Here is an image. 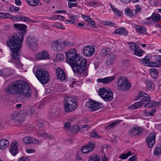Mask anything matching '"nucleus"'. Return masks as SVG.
Here are the masks:
<instances>
[{
  "mask_svg": "<svg viewBox=\"0 0 161 161\" xmlns=\"http://www.w3.org/2000/svg\"><path fill=\"white\" fill-rule=\"evenodd\" d=\"M72 44V42L68 41H64L61 43V47H62V48H63V47L64 46H70Z\"/></svg>",
  "mask_w": 161,
  "mask_h": 161,
  "instance_id": "48",
  "label": "nucleus"
},
{
  "mask_svg": "<svg viewBox=\"0 0 161 161\" xmlns=\"http://www.w3.org/2000/svg\"><path fill=\"white\" fill-rule=\"evenodd\" d=\"M42 129H38L37 135L38 137H42L43 138H47L48 134L42 130Z\"/></svg>",
  "mask_w": 161,
  "mask_h": 161,
  "instance_id": "30",
  "label": "nucleus"
},
{
  "mask_svg": "<svg viewBox=\"0 0 161 161\" xmlns=\"http://www.w3.org/2000/svg\"><path fill=\"white\" fill-rule=\"evenodd\" d=\"M135 9L134 10H135V12L136 13V15L141 12V8L139 5H136L135 6Z\"/></svg>",
  "mask_w": 161,
  "mask_h": 161,
  "instance_id": "50",
  "label": "nucleus"
},
{
  "mask_svg": "<svg viewBox=\"0 0 161 161\" xmlns=\"http://www.w3.org/2000/svg\"><path fill=\"white\" fill-rule=\"evenodd\" d=\"M11 14L8 13L0 12V18H9Z\"/></svg>",
  "mask_w": 161,
  "mask_h": 161,
  "instance_id": "38",
  "label": "nucleus"
},
{
  "mask_svg": "<svg viewBox=\"0 0 161 161\" xmlns=\"http://www.w3.org/2000/svg\"><path fill=\"white\" fill-rule=\"evenodd\" d=\"M110 6L111 8L113 11L114 12V14L118 16H121L122 14V12L120 11L116 8L113 6L112 4L110 5Z\"/></svg>",
  "mask_w": 161,
  "mask_h": 161,
  "instance_id": "35",
  "label": "nucleus"
},
{
  "mask_svg": "<svg viewBox=\"0 0 161 161\" xmlns=\"http://www.w3.org/2000/svg\"><path fill=\"white\" fill-rule=\"evenodd\" d=\"M40 0H25L27 3L30 6L35 7L39 3Z\"/></svg>",
  "mask_w": 161,
  "mask_h": 161,
  "instance_id": "29",
  "label": "nucleus"
},
{
  "mask_svg": "<svg viewBox=\"0 0 161 161\" xmlns=\"http://www.w3.org/2000/svg\"><path fill=\"white\" fill-rule=\"evenodd\" d=\"M107 44L108 46V47L109 51H111V49H112L113 48H114V44L112 43H111L110 42H107Z\"/></svg>",
  "mask_w": 161,
  "mask_h": 161,
  "instance_id": "54",
  "label": "nucleus"
},
{
  "mask_svg": "<svg viewBox=\"0 0 161 161\" xmlns=\"http://www.w3.org/2000/svg\"><path fill=\"white\" fill-rule=\"evenodd\" d=\"M14 72V71L10 68H4L0 70V75L7 77L11 75Z\"/></svg>",
  "mask_w": 161,
  "mask_h": 161,
  "instance_id": "15",
  "label": "nucleus"
},
{
  "mask_svg": "<svg viewBox=\"0 0 161 161\" xmlns=\"http://www.w3.org/2000/svg\"><path fill=\"white\" fill-rule=\"evenodd\" d=\"M25 86L24 88L23 89L21 93L20 92V93L18 94H23V95L25 97H29L31 95V89L27 83H26Z\"/></svg>",
  "mask_w": 161,
  "mask_h": 161,
  "instance_id": "16",
  "label": "nucleus"
},
{
  "mask_svg": "<svg viewBox=\"0 0 161 161\" xmlns=\"http://www.w3.org/2000/svg\"><path fill=\"white\" fill-rule=\"evenodd\" d=\"M82 17L83 19L88 22L91 21V18L90 16L85 15H82Z\"/></svg>",
  "mask_w": 161,
  "mask_h": 161,
  "instance_id": "55",
  "label": "nucleus"
},
{
  "mask_svg": "<svg viewBox=\"0 0 161 161\" xmlns=\"http://www.w3.org/2000/svg\"><path fill=\"white\" fill-rule=\"evenodd\" d=\"M13 26L16 29L22 31V33H17L9 36L7 43L12 51V57L15 59L14 62L15 64L19 68L22 66V64L19 60L20 49L21 47L24 38L23 35L26 33L27 26L23 24H15L13 25Z\"/></svg>",
  "mask_w": 161,
  "mask_h": 161,
  "instance_id": "1",
  "label": "nucleus"
},
{
  "mask_svg": "<svg viewBox=\"0 0 161 161\" xmlns=\"http://www.w3.org/2000/svg\"><path fill=\"white\" fill-rule=\"evenodd\" d=\"M161 105V102H152L148 103L144 105L145 108H153Z\"/></svg>",
  "mask_w": 161,
  "mask_h": 161,
  "instance_id": "25",
  "label": "nucleus"
},
{
  "mask_svg": "<svg viewBox=\"0 0 161 161\" xmlns=\"http://www.w3.org/2000/svg\"><path fill=\"white\" fill-rule=\"evenodd\" d=\"M85 106L91 111H95L102 107V104H99L93 100L87 102L86 103Z\"/></svg>",
  "mask_w": 161,
  "mask_h": 161,
  "instance_id": "8",
  "label": "nucleus"
},
{
  "mask_svg": "<svg viewBox=\"0 0 161 161\" xmlns=\"http://www.w3.org/2000/svg\"><path fill=\"white\" fill-rule=\"evenodd\" d=\"M148 147L152 148L155 142V135L154 133H152L149 135L146 139Z\"/></svg>",
  "mask_w": 161,
  "mask_h": 161,
  "instance_id": "13",
  "label": "nucleus"
},
{
  "mask_svg": "<svg viewBox=\"0 0 161 161\" xmlns=\"http://www.w3.org/2000/svg\"><path fill=\"white\" fill-rule=\"evenodd\" d=\"M56 58L58 60H61L64 59V56L63 54H58L56 55Z\"/></svg>",
  "mask_w": 161,
  "mask_h": 161,
  "instance_id": "56",
  "label": "nucleus"
},
{
  "mask_svg": "<svg viewBox=\"0 0 161 161\" xmlns=\"http://www.w3.org/2000/svg\"><path fill=\"white\" fill-rule=\"evenodd\" d=\"M59 112L56 108H52L49 114V116L52 119H54L57 118L59 115Z\"/></svg>",
  "mask_w": 161,
  "mask_h": 161,
  "instance_id": "24",
  "label": "nucleus"
},
{
  "mask_svg": "<svg viewBox=\"0 0 161 161\" xmlns=\"http://www.w3.org/2000/svg\"><path fill=\"white\" fill-rule=\"evenodd\" d=\"M118 88L121 91H125L128 90L131 85L125 77H119L118 79Z\"/></svg>",
  "mask_w": 161,
  "mask_h": 161,
  "instance_id": "6",
  "label": "nucleus"
},
{
  "mask_svg": "<svg viewBox=\"0 0 161 161\" xmlns=\"http://www.w3.org/2000/svg\"><path fill=\"white\" fill-rule=\"evenodd\" d=\"M36 56L37 58L42 60L48 59L50 58L48 52L46 50L40 52L36 54Z\"/></svg>",
  "mask_w": 161,
  "mask_h": 161,
  "instance_id": "18",
  "label": "nucleus"
},
{
  "mask_svg": "<svg viewBox=\"0 0 161 161\" xmlns=\"http://www.w3.org/2000/svg\"><path fill=\"white\" fill-rule=\"evenodd\" d=\"M69 17L71 19L70 20H65V22H66V21H67L71 24H72L77 19V17L75 15H72L69 16Z\"/></svg>",
  "mask_w": 161,
  "mask_h": 161,
  "instance_id": "42",
  "label": "nucleus"
},
{
  "mask_svg": "<svg viewBox=\"0 0 161 161\" xmlns=\"http://www.w3.org/2000/svg\"><path fill=\"white\" fill-rule=\"evenodd\" d=\"M152 17L153 22H158L161 19L160 15L158 14H155L153 13L152 15Z\"/></svg>",
  "mask_w": 161,
  "mask_h": 161,
  "instance_id": "32",
  "label": "nucleus"
},
{
  "mask_svg": "<svg viewBox=\"0 0 161 161\" xmlns=\"http://www.w3.org/2000/svg\"><path fill=\"white\" fill-rule=\"evenodd\" d=\"M131 155V152L130 151L126 153L121 154L120 155V158L121 159H125L127 158L128 157Z\"/></svg>",
  "mask_w": 161,
  "mask_h": 161,
  "instance_id": "40",
  "label": "nucleus"
},
{
  "mask_svg": "<svg viewBox=\"0 0 161 161\" xmlns=\"http://www.w3.org/2000/svg\"><path fill=\"white\" fill-rule=\"evenodd\" d=\"M121 122L120 120H116L114 121V122L110 123L109 125L108 126V127H110L111 128L114 127L115 125H117Z\"/></svg>",
  "mask_w": 161,
  "mask_h": 161,
  "instance_id": "49",
  "label": "nucleus"
},
{
  "mask_svg": "<svg viewBox=\"0 0 161 161\" xmlns=\"http://www.w3.org/2000/svg\"><path fill=\"white\" fill-rule=\"evenodd\" d=\"M114 76L106 77L103 78H98L97 81L99 82H101L103 84H106L113 81L114 79Z\"/></svg>",
  "mask_w": 161,
  "mask_h": 161,
  "instance_id": "21",
  "label": "nucleus"
},
{
  "mask_svg": "<svg viewBox=\"0 0 161 161\" xmlns=\"http://www.w3.org/2000/svg\"><path fill=\"white\" fill-rule=\"evenodd\" d=\"M100 158L97 155H95L90 156L88 161H99Z\"/></svg>",
  "mask_w": 161,
  "mask_h": 161,
  "instance_id": "37",
  "label": "nucleus"
},
{
  "mask_svg": "<svg viewBox=\"0 0 161 161\" xmlns=\"http://www.w3.org/2000/svg\"><path fill=\"white\" fill-rule=\"evenodd\" d=\"M161 153V144L159 145V147H157L154 152V154L156 156L159 155Z\"/></svg>",
  "mask_w": 161,
  "mask_h": 161,
  "instance_id": "41",
  "label": "nucleus"
},
{
  "mask_svg": "<svg viewBox=\"0 0 161 161\" xmlns=\"http://www.w3.org/2000/svg\"><path fill=\"white\" fill-rule=\"evenodd\" d=\"M146 84L147 88H151L153 85V83L150 80H147L146 81Z\"/></svg>",
  "mask_w": 161,
  "mask_h": 161,
  "instance_id": "47",
  "label": "nucleus"
},
{
  "mask_svg": "<svg viewBox=\"0 0 161 161\" xmlns=\"http://www.w3.org/2000/svg\"><path fill=\"white\" fill-rule=\"evenodd\" d=\"M136 31L144 35H147V33L146 27L142 26L136 25L135 26Z\"/></svg>",
  "mask_w": 161,
  "mask_h": 161,
  "instance_id": "22",
  "label": "nucleus"
},
{
  "mask_svg": "<svg viewBox=\"0 0 161 161\" xmlns=\"http://www.w3.org/2000/svg\"><path fill=\"white\" fill-rule=\"evenodd\" d=\"M109 50H107L106 49H103L100 52V54L101 56H106L109 53Z\"/></svg>",
  "mask_w": 161,
  "mask_h": 161,
  "instance_id": "51",
  "label": "nucleus"
},
{
  "mask_svg": "<svg viewBox=\"0 0 161 161\" xmlns=\"http://www.w3.org/2000/svg\"><path fill=\"white\" fill-rule=\"evenodd\" d=\"M64 104V111L68 113L74 111L78 106L75 100L71 96L65 97Z\"/></svg>",
  "mask_w": 161,
  "mask_h": 161,
  "instance_id": "4",
  "label": "nucleus"
},
{
  "mask_svg": "<svg viewBox=\"0 0 161 161\" xmlns=\"http://www.w3.org/2000/svg\"><path fill=\"white\" fill-rule=\"evenodd\" d=\"M44 121L42 120H38L36 123V125L39 128L38 129H42Z\"/></svg>",
  "mask_w": 161,
  "mask_h": 161,
  "instance_id": "46",
  "label": "nucleus"
},
{
  "mask_svg": "<svg viewBox=\"0 0 161 161\" xmlns=\"http://www.w3.org/2000/svg\"><path fill=\"white\" fill-rule=\"evenodd\" d=\"M140 95H141L142 97H143L144 98L148 99H149L150 98V95L145 92H140Z\"/></svg>",
  "mask_w": 161,
  "mask_h": 161,
  "instance_id": "53",
  "label": "nucleus"
},
{
  "mask_svg": "<svg viewBox=\"0 0 161 161\" xmlns=\"http://www.w3.org/2000/svg\"><path fill=\"white\" fill-rule=\"evenodd\" d=\"M56 75L57 78L59 80L63 81L66 78L64 70L59 68H57L56 70Z\"/></svg>",
  "mask_w": 161,
  "mask_h": 161,
  "instance_id": "17",
  "label": "nucleus"
},
{
  "mask_svg": "<svg viewBox=\"0 0 161 161\" xmlns=\"http://www.w3.org/2000/svg\"><path fill=\"white\" fill-rule=\"evenodd\" d=\"M153 58L155 62L148 63V65L151 67H160L161 65V55H155Z\"/></svg>",
  "mask_w": 161,
  "mask_h": 161,
  "instance_id": "10",
  "label": "nucleus"
},
{
  "mask_svg": "<svg viewBox=\"0 0 161 161\" xmlns=\"http://www.w3.org/2000/svg\"><path fill=\"white\" fill-rule=\"evenodd\" d=\"M19 21H22L23 22H27L29 20V18L25 16L19 15Z\"/></svg>",
  "mask_w": 161,
  "mask_h": 161,
  "instance_id": "44",
  "label": "nucleus"
},
{
  "mask_svg": "<svg viewBox=\"0 0 161 161\" xmlns=\"http://www.w3.org/2000/svg\"><path fill=\"white\" fill-rule=\"evenodd\" d=\"M35 108L34 107H32L30 108V111L31 112V114L32 115H34L35 113Z\"/></svg>",
  "mask_w": 161,
  "mask_h": 161,
  "instance_id": "60",
  "label": "nucleus"
},
{
  "mask_svg": "<svg viewBox=\"0 0 161 161\" xmlns=\"http://www.w3.org/2000/svg\"><path fill=\"white\" fill-rule=\"evenodd\" d=\"M146 22L148 24H151L152 22V21H153L152 16L151 17H149L146 19Z\"/></svg>",
  "mask_w": 161,
  "mask_h": 161,
  "instance_id": "61",
  "label": "nucleus"
},
{
  "mask_svg": "<svg viewBox=\"0 0 161 161\" xmlns=\"http://www.w3.org/2000/svg\"><path fill=\"white\" fill-rule=\"evenodd\" d=\"M18 161H28V159L26 157H21Z\"/></svg>",
  "mask_w": 161,
  "mask_h": 161,
  "instance_id": "64",
  "label": "nucleus"
},
{
  "mask_svg": "<svg viewBox=\"0 0 161 161\" xmlns=\"http://www.w3.org/2000/svg\"><path fill=\"white\" fill-rule=\"evenodd\" d=\"M150 73L151 76L153 78H157L158 76L157 69L153 68L150 69Z\"/></svg>",
  "mask_w": 161,
  "mask_h": 161,
  "instance_id": "27",
  "label": "nucleus"
},
{
  "mask_svg": "<svg viewBox=\"0 0 161 161\" xmlns=\"http://www.w3.org/2000/svg\"><path fill=\"white\" fill-rule=\"evenodd\" d=\"M136 156L134 155L130 158L129 159V161H136Z\"/></svg>",
  "mask_w": 161,
  "mask_h": 161,
  "instance_id": "63",
  "label": "nucleus"
},
{
  "mask_svg": "<svg viewBox=\"0 0 161 161\" xmlns=\"http://www.w3.org/2000/svg\"><path fill=\"white\" fill-rule=\"evenodd\" d=\"M144 103H142L139 101L134 104H132L130 106V108L133 109H136L141 107Z\"/></svg>",
  "mask_w": 161,
  "mask_h": 161,
  "instance_id": "31",
  "label": "nucleus"
},
{
  "mask_svg": "<svg viewBox=\"0 0 161 161\" xmlns=\"http://www.w3.org/2000/svg\"><path fill=\"white\" fill-rule=\"evenodd\" d=\"M9 142L7 139L0 140V150H4L8 146Z\"/></svg>",
  "mask_w": 161,
  "mask_h": 161,
  "instance_id": "23",
  "label": "nucleus"
},
{
  "mask_svg": "<svg viewBox=\"0 0 161 161\" xmlns=\"http://www.w3.org/2000/svg\"><path fill=\"white\" fill-rule=\"evenodd\" d=\"M23 141L24 143L26 144H29L31 143H33L35 144L38 143V141L36 138L26 136L23 139Z\"/></svg>",
  "mask_w": 161,
  "mask_h": 161,
  "instance_id": "19",
  "label": "nucleus"
},
{
  "mask_svg": "<svg viewBox=\"0 0 161 161\" xmlns=\"http://www.w3.org/2000/svg\"><path fill=\"white\" fill-rule=\"evenodd\" d=\"M129 45L131 51H133L134 53L136 50V48H138L139 47L138 45H136L135 43L130 42Z\"/></svg>",
  "mask_w": 161,
  "mask_h": 161,
  "instance_id": "36",
  "label": "nucleus"
},
{
  "mask_svg": "<svg viewBox=\"0 0 161 161\" xmlns=\"http://www.w3.org/2000/svg\"><path fill=\"white\" fill-rule=\"evenodd\" d=\"M20 8L15 6H11L10 7V10L11 12H16L19 11Z\"/></svg>",
  "mask_w": 161,
  "mask_h": 161,
  "instance_id": "45",
  "label": "nucleus"
},
{
  "mask_svg": "<svg viewBox=\"0 0 161 161\" xmlns=\"http://www.w3.org/2000/svg\"><path fill=\"white\" fill-rule=\"evenodd\" d=\"M37 41L35 39H29L27 40V44L28 47L32 50H35L37 47Z\"/></svg>",
  "mask_w": 161,
  "mask_h": 161,
  "instance_id": "14",
  "label": "nucleus"
},
{
  "mask_svg": "<svg viewBox=\"0 0 161 161\" xmlns=\"http://www.w3.org/2000/svg\"><path fill=\"white\" fill-rule=\"evenodd\" d=\"M76 127H75V132H76L79 131H80L82 132L83 129L86 128L87 127V125H81L79 126H76Z\"/></svg>",
  "mask_w": 161,
  "mask_h": 161,
  "instance_id": "34",
  "label": "nucleus"
},
{
  "mask_svg": "<svg viewBox=\"0 0 161 161\" xmlns=\"http://www.w3.org/2000/svg\"><path fill=\"white\" fill-rule=\"evenodd\" d=\"M54 44L57 46L56 48L58 51H60L63 49L62 47H61V43H59L58 40H56L54 42Z\"/></svg>",
  "mask_w": 161,
  "mask_h": 161,
  "instance_id": "43",
  "label": "nucleus"
},
{
  "mask_svg": "<svg viewBox=\"0 0 161 161\" xmlns=\"http://www.w3.org/2000/svg\"><path fill=\"white\" fill-rule=\"evenodd\" d=\"M149 61V57L148 56H145L143 59H142L141 61L143 63H147Z\"/></svg>",
  "mask_w": 161,
  "mask_h": 161,
  "instance_id": "58",
  "label": "nucleus"
},
{
  "mask_svg": "<svg viewBox=\"0 0 161 161\" xmlns=\"http://www.w3.org/2000/svg\"><path fill=\"white\" fill-rule=\"evenodd\" d=\"M10 152L13 155H15L18 152L17 142L16 141H13L12 143L10 148Z\"/></svg>",
  "mask_w": 161,
  "mask_h": 161,
  "instance_id": "20",
  "label": "nucleus"
},
{
  "mask_svg": "<svg viewBox=\"0 0 161 161\" xmlns=\"http://www.w3.org/2000/svg\"><path fill=\"white\" fill-rule=\"evenodd\" d=\"M26 83L19 80L9 84L6 90L7 93L10 95H17L21 93Z\"/></svg>",
  "mask_w": 161,
  "mask_h": 161,
  "instance_id": "3",
  "label": "nucleus"
},
{
  "mask_svg": "<svg viewBox=\"0 0 161 161\" xmlns=\"http://www.w3.org/2000/svg\"><path fill=\"white\" fill-rule=\"evenodd\" d=\"M95 147V144L92 142H90L86 145L82 147L81 150L84 153H88L93 150Z\"/></svg>",
  "mask_w": 161,
  "mask_h": 161,
  "instance_id": "11",
  "label": "nucleus"
},
{
  "mask_svg": "<svg viewBox=\"0 0 161 161\" xmlns=\"http://www.w3.org/2000/svg\"><path fill=\"white\" fill-rule=\"evenodd\" d=\"M91 136L92 137H96L97 138H100V136L97 134L96 131H93L91 133Z\"/></svg>",
  "mask_w": 161,
  "mask_h": 161,
  "instance_id": "57",
  "label": "nucleus"
},
{
  "mask_svg": "<svg viewBox=\"0 0 161 161\" xmlns=\"http://www.w3.org/2000/svg\"><path fill=\"white\" fill-rule=\"evenodd\" d=\"M115 34L119 35H126L128 34L127 31L126 29L124 28L121 27L117 29L115 32Z\"/></svg>",
  "mask_w": 161,
  "mask_h": 161,
  "instance_id": "26",
  "label": "nucleus"
},
{
  "mask_svg": "<svg viewBox=\"0 0 161 161\" xmlns=\"http://www.w3.org/2000/svg\"><path fill=\"white\" fill-rule=\"evenodd\" d=\"M67 60L69 64L74 72L82 73L85 69L86 60L79 57L75 49H70L66 54Z\"/></svg>",
  "mask_w": 161,
  "mask_h": 161,
  "instance_id": "2",
  "label": "nucleus"
},
{
  "mask_svg": "<svg viewBox=\"0 0 161 161\" xmlns=\"http://www.w3.org/2000/svg\"><path fill=\"white\" fill-rule=\"evenodd\" d=\"M88 24H90L93 27H95V22L94 21L92 20L91 19V21L88 22Z\"/></svg>",
  "mask_w": 161,
  "mask_h": 161,
  "instance_id": "62",
  "label": "nucleus"
},
{
  "mask_svg": "<svg viewBox=\"0 0 161 161\" xmlns=\"http://www.w3.org/2000/svg\"><path fill=\"white\" fill-rule=\"evenodd\" d=\"M68 5L69 8H71L72 7H76L77 5V4L76 3H69Z\"/></svg>",
  "mask_w": 161,
  "mask_h": 161,
  "instance_id": "59",
  "label": "nucleus"
},
{
  "mask_svg": "<svg viewBox=\"0 0 161 161\" xmlns=\"http://www.w3.org/2000/svg\"><path fill=\"white\" fill-rule=\"evenodd\" d=\"M19 15H11V16L10 18L14 21H19Z\"/></svg>",
  "mask_w": 161,
  "mask_h": 161,
  "instance_id": "52",
  "label": "nucleus"
},
{
  "mask_svg": "<svg viewBox=\"0 0 161 161\" xmlns=\"http://www.w3.org/2000/svg\"><path fill=\"white\" fill-rule=\"evenodd\" d=\"M99 95L105 101H109L113 98V93L109 89L102 88L99 91Z\"/></svg>",
  "mask_w": 161,
  "mask_h": 161,
  "instance_id": "7",
  "label": "nucleus"
},
{
  "mask_svg": "<svg viewBox=\"0 0 161 161\" xmlns=\"http://www.w3.org/2000/svg\"><path fill=\"white\" fill-rule=\"evenodd\" d=\"M84 54L87 57L92 56L94 53L95 49L93 46H87L84 47Z\"/></svg>",
  "mask_w": 161,
  "mask_h": 161,
  "instance_id": "12",
  "label": "nucleus"
},
{
  "mask_svg": "<svg viewBox=\"0 0 161 161\" xmlns=\"http://www.w3.org/2000/svg\"><path fill=\"white\" fill-rule=\"evenodd\" d=\"M125 13L126 14L131 17L136 15V13L135 12V10L133 9L131 11L130 9L129 8H126L125 11Z\"/></svg>",
  "mask_w": 161,
  "mask_h": 161,
  "instance_id": "28",
  "label": "nucleus"
},
{
  "mask_svg": "<svg viewBox=\"0 0 161 161\" xmlns=\"http://www.w3.org/2000/svg\"><path fill=\"white\" fill-rule=\"evenodd\" d=\"M143 129L140 126H135L131 128L129 131V135L130 136L138 137L142 133Z\"/></svg>",
  "mask_w": 161,
  "mask_h": 161,
  "instance_id": "9",
  "label": "nucleus"
},
{
  "mask_svg": "<svg viewBox=\"0 0 161 161\" xmlns=\"http://www.w3.org/2000/svg\"><path fill=\"white\" fill-rule=\"evenodd\" d=\"M114 60V55H111L108 57L106 62V64L108 65H111L113 63Z\"/></svg>",
  "mask_w": 161,
  "mask_h": 161,
  "instance_id": "33",
  "label": "nucleus"
},
{
  "mask_svg": "<svg viewBox=\"0 0 161 161\" xmlns=\"http://www.w3.org/2000/svg\"><path fill=\"white\" fill-rule=\"evenodd\" d=\"M143 53V52L142 50L139 47L138 48H136V50L134 52L135 55L139 57L142 56Z\"/></svg>",
  "mask_w": 161,
  "mask_h": 161,
  "instance_id": "39",
  "label": "nucleus"
},
{
  "mask_svg": "<svg viewBox=\"0 0 161 161\" xmlns=\"http://www.w3.org/2000/svg\"><path fill=\"white\" fill-rule=\"evenodd\" d=\"M35 75L37 79L42 84H45L49 81V74L47 71L45 69H42L37 70Z\"/></svg>",
  "mask_w": 161,
  "mask_h": 161,
  "instance_id": "5",
  "label": "nucleus"
}]
</instances>
